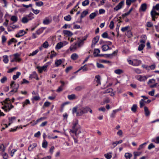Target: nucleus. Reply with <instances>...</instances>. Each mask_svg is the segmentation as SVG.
<instances>
[{
	"mask_svg": "<svg viewBox=\"0 0 159 159\" xmlns=\"http://www.w3.org/2000/svg\"><path fill=\"white\" fill-rule=\"evenodd\" d=\"M78 124V120H76L73 122V125L72 126V129H70V132L75 134L76 136H77L80 133H81L80 130L79 131L78 133H77V130L78 129L76 128V127Z\"/></svg>",
	"mask_w": 159,
	"mask_h": 159,
	"instance_id": "f257e3e1",
	"label": "nucleus"
},
{
	"mask_svg": "<svg viewBox=\"0 0 159 159\" xmlns=\"http://www.w3.org/2000/svg\"><path fill=\"white\" fill-rule=\"evenodd\" d=\"M87 107H83L81 106H80L77 112L76 113V116H81L84 114L87 113Z\"/></svg>",
	"mask_w": 159,
	"mask_h": 159,
	"instance_id": "f03ea898",
	"label": "nucleus"
},
{
	"mask_svg": "<svg viewBox=\"0 0 159 159\" xmlns=\"http://www.w3.org/2000/svg\"><path fill=\"white\" fill-rule=\"evenodd\" d=\"M33 14L32 13H30L29 15L24 17L22 19L21 22L24 23H27L29 20H32L33 18Z\"/></svg>",
	"mask_w": 159,
	"mask_h": 159,
	"instance_id": "7ed1b4c3",
	"label": "nucleus"
},
{
	"mask_svg": "<svg viewBox=\"0 0 159 159\" xmlns=\"http://www.w3.org/2000/svg\"><path fill=\"white\" fill-rule=\"evenodd\" d=\"M4 106L2 107V108L4 109V111L6 112L9 111L11 109L14 107V106L10 103H4Z\"/></svg>",
	"mask_w": 159,
	"mask_h": 159,
	"instance_id": "20e7f679",
	"label": "nucleus"
},
{
	"mask_svg": "<svg viewBox=\"0 0 159 159\" xmlns=\"http://www.w3.org/2000/svg\"><path fill=\"white\" fill-rule=\"evenodd\" d=\"M78 42L74 43L72 44L70 46L69 49L71 52H74L77 49L78 46Z\"/></svg>",
	"mask_w": 159,
	"mask_h": 159,
	"instance_id": "39448f33",
	"label": "nucleus"
},
{
	"mask_svg": "<svg viewBox=\"0 0 159 159\" xmlns=\"http://www.w3.org/2000/svg\"><path fill=\"white\" fill-rule=\"evenodd\" d=\"M52 21L51 17H45L43 21V24L44 25H48Z\"/></svg>",
	"mask_w": 159,
	"mask_h": 159,
	"instance_id": "423d86ee",
	"label": "nucleus"
},
{
	"mask_svg": "<svg viewBox=\"0 0 159 159\" xmlns=\"http://www.w3.org/2000/svg\"><path fill=\"white\" fill-rule=\"evenodd\" d=\"M136 78L140 81H144L147 79L148 77L146 76H142L141 75H139L137 76Z\"/></svg>",
	"mask_w": 159,
	"mask_h": 159,
	"instance_id": "0eeeda50",
	"label": "nucleus"
},
{
	"mask_svg": "<svg viewBox=\"0 0 159 159\" xmlns=\"http://www.w3.org/2000/svg\"><path fill=\"white\" fill-rule=\"evenodd\" d=\"M99 38V37L98 36H97L93 38L91 45V47H92L95 46L96 43L98 42Z\"/></svg>",
	"mask_w": 159,
	"mask_h": 159,
	"instance_id": "6e6552de",
	"label": "nucleus"
},
{
	"mask_svg": "<svg viewBox=\"0 0 159 159\" xmlns=\"http://www.w3.org/2000/svg\"><path fill=\"white\" fill-rule=\"evenodd\" d=\"M87 36V35H86L85 36L83 37V39L81 40H80L78 42V45L79 47H80L83 45L84 43V41L86 40Z\"/></svg>",
	"mask_w": 159,
	"mask_h": 159,
	"instance_id": "1a4fd4ad",
	"label": "nucleus"
},
{
	"mask_svg": "<svg viewBox=\"0 0 159 159\" xmlns=\"http://www.w3.org/2000/svg\"><path fill=\"white\" fill-rule=\"evenodd\" d=\"M124 1H121L120 2L117 6H116L114 8V10L117 11L119 9H120L124 4Z\"/></svg>",
	"mask_w": 159,
	"mask_h": 159,
	"instance_id": "9d476101",
	"label": "nucleus"
},
{
	"mask_svg": "<svg viewBox=\"0 0 159 159\" xmlns=\"http://www.w3.org/2000/svg\"><path fill=\"white\" fill-rule=\"evenodd\" d=\"M10 87L11 88H12V89H14L17 90L19 88V84H15V82L14 81H12L11 84H10Z\"/></svg>",
	"mask_w": 159,
	"mask_h": 159,
	"instance_id": "9b49d317",
	"label": "nucleus"
},
{
	"mask_svg": "<svg viewBox=\"0 0 159 159\" xmlns=\"http://www.w3.org/2000/svg\"><path fill=\"white\" fill-rule=\"evenodd\" d=\"M14 58L16 62H20L21 60V59L20 57V55L18 53H15L13 55Z\"/></svg>",
	"mask_w": 159,
	"mask_h": 159,
	"instance_id": "f8f14e48",
	"label": "nucleus"
},
{
	"mask_svg": "<svg viewBox=\"0 0 159 159\" xmlns=\"http://www.w3.org/2000/svg\"><path fill=\"white\" fill-rule=\"evenodd\" d=\"M26 33V32L24 30H20L17 34L16 35V37H20L23 36Z\"/></svg>",
	"mask_w": 159,
	"mask_h": 159,
	"instance_id": "ddd939ff",
	"label": "nucleus"
},
{
	"mask_svg": "<svg viewBox=\"0 0 159 159\" xmlns=\"http://www.w3.org/2000/svg\"><path fill=\"white\" fill-rule=\"evenodd\" d=\"M120 110H121V109H118L113 110L110 116L112 118H114L115 117L116 113Z\"/></svg>",
	"mask_w": 159,
	"mask_h": 159,
	"instance_id": "4468645a",
	"label": "nucleus"
},
{
	"mask_svg": "<svg viewBox=\"0 0 159 159\" xmlns=\"http://www.w3.org/2000/svg\"><path fill=\"white\" fill-rule=\"evenodd\" d=\"M47 119V117H41L40 118L38 119L34 123V124H33V125H36L38 122L42 121L44 120L45 119Z\"/></svg>",
	"mask_w": 159,
	"mask_h": 159,
	"instance_id": "2eb2a0df",
	"label": "nucleus"
},
{
	"mask_svg": "<svg viewBox=\"0 0 159 159\" xmlns=\"http://www.w3.org/2000/svg\"><path fill=\"white\" fill-rule=\"evenodd\" d=\"M102 48L103 51H106L108 50H111V48L109 47L107 45H104L102 46Z\"/></svg>",
	"mask_w": 159,
	"mask_h": 159,
	"instance_id": "dca6fc26",
	"label": "nucleus"
},
{
	"mask_svg": "<svg viewBox=\"0 0 159 159\" xmlns=\"http://www.w3.org/2000/svg\"><path fill=\"white\" fill-rule=\"evenodd\" d=\"M63 33L65 35H67L69 36H71L73 34L71 32L67 30H63Z\"/></svg>",
	"mask_w": 159,
	"mask_h": 159,
	"instance_id": "f3484780",
	"label": "nucleus"
},
{
	"mask_svg": "<svg viewBox=\"0 0 159 159\" xmlns=\"http://www.w3.org/2000/svg\"><path fill=\"white\" fill-rule=\"evenodd\" d=\"M147 6L146 3H143L141 5L140 9L143 11H145L147 9Z\"/></svg>",
	"mask_w": 159,
	"mask_h": 159,
	"instance_id": "a211bd4d",
	"label": "nucleus"
},
{
	"mask_svg": "<svg viewBox=\"0 0 159 159\" xmlns=\"http://www.w3.org/2000/svg\"><path fill=\"white\" fill-rule=\"evenodd\" d=\"M144 111L145 112V114L146 116H149L150 115V112L148 110V107H145L144 108Z\"/></svg>",
	"mask_w": 159,
	"mask_h": 159,
	"instance_id": "6ab92c4d",
	"label": "nucleus"
},
{
	"mask_svg": "<svg viewBox=\"0 0 159 159\" xmlns=\"http://www.w3.org/2000/svg\"><path fill=\"white\" fill-rule=\"evenodd\" d=\"M67 97L70 100H74L76 99L77 98V97L74 94L68 95Z\"/></svg>",
	"mask_w": 159,
	"mask_h": 159,
	"instance_id": "aec40b11",
	"label": "nucleus"
},
{
	"mask_svg": "<svg viewBox=\"0 0 159 159\" xmlns=\"http://www.w3.org/2000/svg\"><path fill=\"white\" fill-rule=\"evenodd\" d=\"M117 52V51H114L112 54H106L107 57L112 58L113 56H115Z\"/></svg>",
	"mask_w": 159,
	"mask_h": 159,
	"instance_id": "412c9836",
	"label": "nucleus"
},
{
	"mask_svg": "<svg viewBox=\"0 0 159 159\" xmlns=\"http://www.w3.org/2000/svg\"><path fill=\"white\" fill-rule=\"evenodd\" d=\"M11 20L13 21V23L11 24L10 25H11L14 23L16 22L18 20V18L17 16H11Z\"/></svg>",
	"mask_w": 159,
	"mask_h": 159,
	"instance_id": "4be33fe9",
	"label": "nucleus"
},
{
	"mask_svg": "<svg viewBox=\"0 0 159 159\" xmlns=\"http://www.w3.org/2000/svg\"><path fill=\"white\" fill-rule=\"evenodd\" d=\"M156 67V66L155 64H152L150 66H146V67H145V68L147 70H154Z\"/></svg>",
	"mask_w": 159,
	"mask_h": 159,
	"instance_id": "5701e85b",
	"label": "nucleus"
},
{
	"mask_svg": "<svg viewBox=\"0 0 159 159\" xmlns=\"http://www.w3.org/2000/svg\"><path fill=\"white\" fill-rule=\"evenodd\" d=\"M100 52V50L99 49H95L93 52L94 57H97L98 56V53Z\"/></svg>",
	"mask_w": 159,
	"mask_h": 159,
	"instance_id": "b1692460",
	"label": "nucleus"
},
{
	"mask_svg": "<svg viewBox=\"0 0 159 159\" xmlns=\"http://www.w3.org/2000/svg\"><path fill=\"white\" fill-rule=\"evenodd\" d=\"M98 13V12L97 11L96 12H94L93 13H92L90 15H89V18L91 19H94L95 17H96L97 14Z\"/></svg>",
	"mask_w": 159,
	"mask_h": 159,
	"instance_id": "393cba45",
	"label": "nucleus"
},
{
	"mask_svg": "<svg viewBox=\"0 0 159 159\" xmlns=\"http://www.w3.org/2000/svg\"><path fill=\"white\" fill-rule=\"evenodd\" d=\"M132 156V154L129 152L126 153L125 154V157L126 159H130Z\"/></svg>",
	"mask_w": 159,
	"mask_h": 159,
	"instance_id": "a878e982",
	"label": "nucleus"
},
{
	"mask_svg": "<svg viewBox=\"0 0 159 159\" xmlns=\"http://www.w3.org/2000/svg\"><path fill=\"white\" fill-rule=\"evenodd\" d=\"M78 58V55L75 53L73 54L71 56V59L73 60H76Z\"/></svg>",
	"mask_w": 159,
	"mask_h": 159,
	"instance_id": "bb28decb",
	"label": "nucleus"
},
{
	"mask_svg": "<svg viewBox=\"0 0 159 159\" xmlns=\"http://www.w3.org/2000/svg\"><path fill=\"white\" fill-rule=\"evenodd\" d=\"M37 76V74L36 72L34 71L32 73L29 77V78L30 79H32L33 78H35Z\"/></svg>",
	"mask_w": 159,
	"mask_h": 159,
	"instance_id": "cd10ccee",
	"label": "nucleus"
},
{
	"mask_svg": "<svg viewBox=\"0 0 159 159\" xmlns=\"http://www.w3.org/2000/svg\"><path fill=\"white\" fill-rule=\"evenodd\" d=\"M95 79L97 82L98 84H101V82L100 81V76L99 75H97L95 77Z\"/></svg>",
	"mask_w": 159,
	"mask_h": 159,
	"instance_id": "c85d7f7f",
	"label": "nucleus"
},
{
	"mask_svg": "<svg viewBox=\"0 0 159 159\" xmlns=\"http://www.w3.org/2000/svg\"><path fill=\"white\" fill-rule=\"evenodd\" d=\"M86 65V64L84 66H81L80 68L77 71H79L80 70H82L83 71H87L88 69V68L85 67V66Z\"/></svg>",
	"mask_w": 159,
	"mask_h": 159,
	"instance_id": "c756f323",
	"label": "nucleus"
},
{
	"mask_svg": "<svg viewBox=\"0 0 159 159\" xmlns=\"http://www.w3.org/2000/svg\"><path fill=\"white\" fill-rule=\"evenodd\" d=\"M3 61L5 63H7L8 61V56L7 55H4L3 56Z\"/></svg>",
	"mask_w": 159,
	"mask_h": 159,
	"instance_id": "7c9ffc66",
	"label": "nucleus"
},
{
	"mask_svg": "<svg viewBox=\"0 0 159 159\" xmlns=\"http://www.w3.org/2000/svg\"><path fill=\"white\" fill-rule=\"evenodd\" d=\"M137 106L136 104H134L131 107V111L134 112H135L137 110Z\"/></svg>",
	"mask_w": 159,
	"mask_h": 159,
	"instance_id": "2f4dec72",
	"label": "nucleus"
},
{
	"mask_svg": "<svg viewBox=\"0 0 159 159\" xmlns=\"http://www.w3.org/2000/svg\"><path fill=\"white\" fill-rule=\"evenodd\" d=\"M62 63V61L61 60L59 59L55 61V64L56 65V66H58L60 65Z\"/></svg>",
	"mask_w": 159,
	"mask_h": 159,
	"instance_id": "473e14b6",
	"label": "nucleus"
},
{
	"mask_svg": "<svg viewBox=\"0 0 159 159\" xmlns=\"http://www.w3.org/2000/svg\"><path fill=\"white\" fill-rule=\"evenodd\" d=\"M88 14V11L85 10L81 14L80 18H82L84 17Z\"/></svg>",
	"mask_w": 159,
	"mask_h": 159,
	"instance_id": "72a5a7b5",
	"label": "nucleus"
},
{
	"mask_svg": "<svg viewBox=\"0 0 159 159\" xmlns=\"http://www.w3.org/2000/svg\"><path fill=\"white\" fill-rule=\"evenodd\" d=\"M21 73L20 72H17L16 75H14L13 76V79L14 80H15L18 78L19 76L20 75Z\"/></svg>",
	"mask_w": 159,
	"mask_h": 159,
	"instance_id": "f704fd0d",
	"label": "nucleus"
},
{
	"mask_svg": "<svg viewBox=\"0 0 159 159\" xmlns=\"http://www.w3.org/2000/svg\"><path fill=\"white\" fill-rule=\"evenodd\" d=\"M63 46V43L62 42L58 43L56 46V48L57 49H60Z\"/></svg>",
	"mask_w": 159,
	"mask_h": 159,
	"instance_id": "c9c22d12",
	"label": "nucleus"
},
{
	"mask_svg": "<svg viewBox=\"0 0 159 159\" xmlns=\"http://www.w3.org/2000/svg\"><path fill=\"white\" fill-rule=\"evenodd\" d=\"M111 154V152L107 153V154H105L104 156L107 159H110L112 157Z\"/></svg>",
	"mask_w": 159,
	"mask_h": 159,
	"instance_id": "e433bc0d",
	"label": "nucleus"
},
{
	"mask_svg": "<svg viewBox=\"0 0 159 159\" xmlns=\"http://www.w3.org/2000/svg\"><path fill=\"white\" fill-rule=\"evenodd\" d=\"M30 101L29 99H26L25 101L22 103L23 107H24L25 105L30 104Z\"/></svg>",
	"mask_w": 159,
	"mask_h": 159,
	"instance_id": "4c0bfd02",
	"label": "nucleus"
},
{
	"mask_svg": "<svg viewBox=\"0 0 159 159\" xmlns=\"http://www.w3.org/2000/svg\"><path fill=\"white\" fill-rule=\"evenodd\" d=\"M134 61H136V63H134L133 65L134 66H138L141 63L140 61L138 60L137 59L134 60Z\"/></svg>",
	"mask_w": 159,
	"mask_h": 159,
	"instance_id": "58836bf2",
	"label": "nucleus"
},
{
	"mask_svg": "<svg viewBox=\"0 0 159 159\" xmlns=\"http://www.w3.org/2000/svg\"><path fill=\"white\" fill-rule=\"evenodd\" d=\"M145 101L143 99H142L139 102V104L140 108H142L145 105Z\"/></svg>",
	"mask_w": 159,
	"mask_h": 159,
	"instance_id": "ea45409f",
	"label": "nucleus"
},
{
	"mask_svg": "<svg viewBox=\"0 0 159 159\" xmlns=\"http://www.w3.org/2000/svg\"><path fill=\"white\" fill-rule=\"evenodd\" d=\"M145 47V45L143 44H141L139 45L138 49L139 51L142 50Z\"/></svg>",
	"mask_w": 159,
	"mask_h": 159,
	"instance_id": "a19ab883",
	"label": "nucleus"
},
{
	"mask_svg": "<svg viewBox=\"0 0 159 159\" xmlns=\"http://www.w3.org/2000/svg\"><path fill=\"white\" fill-rule=\"evenodd\" d=\"M123 72L122 70L120 69H118L115 70V73L118 75H120Z\"/></svg>",
	"mask_w": 159,
	"mask_h": 159,
	"instance_id": "79ce46f5",
	"label": "nucleus"
},
{
	"mask_svg": "<svg viewBox=\"0 0 159 159\" xmlns=\"http://www.w3.org/2000/svg\"><path fill=\"white\" fill-rule=\"evenodd\" d=\"M71 19V16L70 15H68L64 17V19L65 20L69 21Z\"/></svg>",
	"mask_w": 159,
	"mask_h": 159,
	"instance_id": "37998d69",
	"label": "nucleus"
},
{
	"mask_svg": "<svg viewBox=\"0 0 159 159\" xmlns=\"http://www.w3.org/2000/svg\"><path fill=\"white\" fill-rule=\"evenodd\" d=\"M89 2V0H85L82 3V5L83 6H85L86 5H88Z\"/></svg>",
	"mask_w": 159,
	"mask_h": 159,
	"instance_id": "c03bdc74",
	"label": "nucleus"
},
{
	"mask_svg": "<svg viewBox=\"0 0 159 159\" xmlns=\"http://www.w3.org/2000/svg\"><path fill=\"white\" fill-rule=\"evenodd\" d=\"M48 143L45 140H44L42 143V147L44 148H46L47 147Z\"/></svg>",
	"mask_w": 159,
	"mask_h": 159,
	"instance_id": "a18cd8bd",
	"label": "nucleus"
},
{
	"mask_svg": "<svg viewBox=\"0 0 159 159\" xmlns=\"http://www.w3.org/2000/svg\"><path fill=\"white\" fill-rule=\"evenodd\" d=\"M48 46V42L46 41L44 42L42 45V47L44 48H47Z\"/></svg>",
	"mask_w": 159,
	"mask_h": 159,
	"instance_id": "49530a36",
	"label": "nucleus"
},
{
	"mask_svg": "<svg viewBox=\"0 0 159 159\" xmlns=\"http://www.w3.org/2000/svg\"><path fill=\"white\" fill-rule=\"evenodd\" d=\"M79 107H74L73 108L72 110V111L73 114H74L75 113H77V110H78Z\"/></svg>",
	"mask_w": 159,
	"mask_h": 159,
	"instance_id": "de8ad7c7",
	"label": "nucleus"
},
{
	"mask_svg": "<svg viewBox=\"0 0 159 159\" xmlns=\"http://www.w3.org/2000/svg\"><path fill=\"white\" fill-rule=\"evenodd\" d=\"M38 52L39 50L38 49H37L33 51L32 53H31L29 55V56H34Z\"/></svg>",
	"mask_w": 159,
	"mask_h": 159,
	"instance_id": "09e8293b",
	"label": "nucleus"
},
{
	"mask_svg": "<svg viewBox=\"0 0 159 159\" xmlns=\"http://www.w3.org/2000/svg\"><path fill=\"white\" fill-rule=\"evenodd\" d=\"M112 91V89H108L103 92V93L104 94L109 93L111 92Z\"/></svg>",
	"mask_w": 159,
	"mask_h": 159,
	"instance_id": "8fccbe9b",
	"label": "nucleus"
},
{
	"mask_svg": "<svg viewBox=\"0 0 159 159\" xmlns=\"http://www.w3.org/2000/svg\"><path fill=\"white\" fill-rule=\"evenodd\" d=\"M155 82V80L153 79L150 80L148 82V84L150 85L151 84L154 83Z\"/></svg>",
	"mask_w": 159,
	"mask_h": 159,
	"instance_id": "3c124183",
	"label": "nucleus"
},
{
	"mask_svg": "<svg viewBox=\"0 0 159 159\" xmlns=\"http://www.w3.org/2000/svg\"><path fill=\"white\" fill-rule=\"evenodd\" d=\"M56 54L54 52V51H52L51 52V55L50 56V58L52 59L53 57L56 56Z\"/></svg>",
	"mask_w": 159,
	"mask_h": 159,
	"instance_id": "603ef678",
	"label": "nucleus"
},
{
	"mask_svg": "<svg viewBox=\"0 0 159 159\" xmlns=\"http://www.w3.org/2000/svg\"><path fill=\"white\" fill-rule=\"evenodd\" d=\"M129 28V26H127L122 28L121 29V30L123 32H124L125 31H127Z\"/></svg>",
	"mask_w": 159,
	"mask_h": 159,
	"instance_id": "864d4df0",
	"label": "nucleus"
},
{
	"mask_svg": "<svg viewBox=\"0 0 159 159\" xmlns=\"http://www.w3.org/2000/svg\"><path fill=\"white\" fill-rule=\"evenodd\" d=\"M153 24L150 22H147L146 24V26L148 27H151L153 26Z\"/></svg>",
	"mask_w": 159,
	"mask_h": 159,
	"instance_id": "5fc2aeb1",
	"label": "nucleus"
},
{
	"mask_svg": "<svg viewBox=\"0 0 159 159\" xmlns=\"http://www.w3.org/2000/svg\"><path fill=\"white\" fill-rule=\"evenodd\" d=\"M83 88L82 86H78L75 88V90L77 91H80Z\"/></svg>",
	"mask_w": 159,
	"mask_h": 159,
	"instance_id": "6e6d98bb",
	"label": "nucleus"
},
{
	"mask_svg": "<svg viewBox=\"0 0 159 159\" xmlns=\"http://www.w3.org/2000/svg\"><path fill=\"white\" fill-rule=\"evenodd\" d=\"M155 13H156V11H154V10H152L151 12V15L152 16V17H155V16H156V14H155Z\"/></svg>",
	"mask_w": 159,
	"mask_h": 159,
	"instance_id": "4d7b16f0",
	"label": "nucleus"
},
{
	"mask_svg": "<svg viewBox=\"0 0 159 159\" xmlns=\"http://www.w3.org/2000/svg\"><path fill=\"white\" fill-rule=\"evenodd\" d=\"M147 143L145 142V143H143L142 144H141L140 145L138 148V150H140L143 148H144V145H146Z\"/></svg>",
	"mask_w": 159,
	"mask_h": 159,
	"instance_id": "13d9d810",
	"label": "nucleus"
},
{
	"mask_svg": "<svg viewBox=\"0 0 159 159\" xmlns=\"http://www.w3.org/2000/svg\"><path fill=\"white\" fill-rule=\"evenodd\" d=\"M155 147V145L152 143H151L149 145L148 149L149 150H150L152 148H154Z\"/></svg>",
	"mask_w": 159,
	"mask_h": 159,
	"instance_id": "bf43d9fd",
	"label": "nucleus"
},
{
	"mask_svg": "<svg viewBox=\"0 0 159 159\" xmlns=\"http://www.w3.org/2000/svg\"><path fill=\"white\" fill-rule=\"evenodd\" d=\"M114 27V23L113 21H111L110 22V25H109V27L111 29L113 28Z\"/></svg>",
	"mask_w": 159,
	"mask_h": 159,
	"instance_id": "052dcab7",
	"label": "nucleus"
},
{
	"mask_svg": "<svg viewBox=\"0 0 159 159\" xmlns=\"http://www.w3.org/2000/svg\"><path fill=\"white\" fill-rule=\"evenodd\" d=\"M17 69V67H15L14 68H11V69H10L9 70L7 71V72L8 73H11L12 72H13L15 70H16Z\"/></svg>",
	"mask_w": 159,
	"mask_h": 159,
	"instance_id": "680f3d73",
	"label": "nucleus"
},
{
	"mask_svg": "<svg viewBox=\"0 0 159 159\" xmlns=\"http://www.w3.org/2000/svg\"><path fill=\"white\" fill-rule=\"evenodd\" d=\"M43 3L42 1H40L36 3V5L39 7H40L43 6Z\"/></svg>",
	"mask_w": 159,
	"mask_h": 159,
	"instance_id": "e2e57ef3",
	"label": "nucleus"
},
{
	"mask_svg": "<svg viewBox=\"0 0 159 159\" xmlns=\"http://www.w3.org/2000/svg\"><path fill=\"white\" fill-rule=\"evenodd\" d=\"M102 36L103 38H109L108 37L107 33L106 32H105L104 33H103L102 35Z\"/></svg>",
	"mask_w": 159,
	"mask_h": 159,
	"instance_id": "0e129e2a",
	"label": "nucleus"
},
{
	"mask_svg": "<svg viewBox=\"0 0 159 159\" xmlns=\"http://www.w3.org/2000/svg\"><path fill=\"white\" fill-rule=\"evenodd\" d=\"M7 80L6 77L4 76L1 80V82L2 83H4Z\"/></svg>",
	"mask_w": 159,
	"mask_h": 159,
	"instance_id": "69168bd1",
	"label": "nucleus"
},
{
	"mask_svg": "<svg viewBox=\"0 0 159 159\" xmlns=\"http://www.w3.org/2000/svg\"><path fill=\"white\" fill-rule=\"evenodd\" d=\"M155 90L152 89V91H149L148 92V94L151 96H153L154 94Z\"/></svg>",
	"mask_w": 159,
	"mask_h": 159,
	"instance_id": "338daca9",
	"label": "nucleus"
},
{
	"mask_svg": "<svg viewBox=\"0 0 159 159\" xmlns=\"http://www.w3.org/2000/svg\"><path fill=\"white\" fill-rule=\"evenodd\" d=\"M51 103L48 102H45L43 105V107H48L50 105Z\"/></svg>",
	"mask_w": 159,
	"mask_h": 159,
	"instance_id": "774afa93",
	"label": "nucleus"
}]
</instances>
